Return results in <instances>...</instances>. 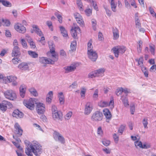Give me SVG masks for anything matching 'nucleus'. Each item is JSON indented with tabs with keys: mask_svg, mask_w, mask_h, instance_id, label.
I'll list each match as a JSON object with an SVG mask.
<instances>
[{
	"mask_svg": "<svg viewBox=\"0 0 156 156\" xmlns=\"http://www.w3.org/2000/svg\"><path fill=\"white\" fill-rule=\"evenodd\" d=\"M73 113L71 111H69L65 115V118L66 119L69 120L71 117Z\"/></svg>",
	"mask_w": 156,
	"mask_h": 156,
	"instance_id": "nucleus-48",
	"label": "nucleus"
},
{
	"mask_svg": "<svg viewBox=\"0 0 156 156\" xmlns=\"http://www.w3.org/2000/svg\"><path fill=\"white\" fill-rule=\"evenodd\" d=\"M102 143L106 147L109 146L110 144V141L105 139H103L102 141Z\"/></svg>",
	"mask_w": 156,
	"mask_h": 156,
	"instance_id": "nucleus-46",
	"label": "nucleus"
},
{
	"mask_svg": "<svg viewBox=\"0 0 156 156\" xmlns=\"http://www.w3.org/2000/svg\"><path fill=\"white\" fill-rule=\"evenodd\" d=\"M29 90L30 94L35 97L38 96V93L36 89L34 88H31L29 89Z\"/></svg>",
	"mask_w": 156,
	"mask_h": 156,
	"instance_id": "nucleus-38",
	"label": "nucleus"
},
{
	"mask_svg": "<svg viewBox=\"0 0 156 156\" xmlns=\"http://www.w3.org/2000/svg\"><path fill=\"white\" fill-rule=\"evenodd\" d=\"M55 15L57 16L58 18V20L60 23H61L62 21V17L61 15L59 14L58 12H56L55 13Z\"/></svg>",
	"mask_w": 156,
	"mask_h": 156,
	"instance_id": "nucleus-50",
	"label": "nucleus"
},
{
	"mask_svg": "<svg viewBox=\"0 0 156 156\" xmlns=\"http://www.w3.org/2000/svg\"><path fill=\"white\" fill-rule=\"evenodd\" d=\"M46 24L48 26L49 29L51 30H53V28L52 26V23L51 21H48L46 22Z\"/></svg>",
	"mask_w": 156,
	"mask_h": 156,
	"instance_id": "nucleus-59",
	"label": "nucleus"
},
{
	"mask_svg": "<svg viewBox=\"0 0 156 156\" xmlns=\"http://www.w3.org/2000/svg\"><path fill=\"white\" fill-rule=\"evenodd\" d=\"M102 151L105 153L107 154H109L111 153V150L108 148L105 147L102 149Z\"/></svg>",
	"mask_w": 156,
	"mask_h": 156,
	"instance_id": "nucleus-60",
	"label": "nucleus"
},
{
	"mask_svg": "<svg viewBox=\"0 0 156 156\" xmlns=\"http://www.w3.org/2000/svg\"><path fill=\"white\" fill-rule=\"evenodd\" d=\"M14 127L16 133L19 136H21L22 134L23 130L18 123L16 122L15 124Z\"/></svg>",
	"mask_w": 156,
	"mask_h": 156,
	"instance_id": "nucleus-21",
	"label": "nucleus"
},
{
	"mask_svg": "<svg viewBox=\"0 0 156 156\" xmlns=\"http://www.w3.org/2000/svg\"><path fill=\"white\" fill-rule=\"evenodd\" d=\"M7 106L11 107L12 106V105L7 101H3L2 103H0V110L3 112H5L7 109Z\"/></svg>",
	"mask_w": 156,
	"mask_h": 156,
	"instance_id": "nucleus-15",
	"label": "nucleus"
},
{
	"mask_svg": "<svg viewBox=\"0 0 156 156\" xmlns=\"http://www.w3.org/2000/svg\"><path fill=\"white\" fill-rule=\"evenodd\" d=\"M60 30L61 33L64 37H66L68 36V34L67 32L63 27L60 26Z\"/></svg>",
	"mask_w": 156,
	"mask_h": 156,
	"instance_id": "nucleus-37",
	"label": "nucleus"
},
{
	"mask_svg": "<svg viewBox=\"0 0 156 156\" xmlns=\"http://www.w3.org/2000/svg\"><path fill=\"white\" fill-rule=\"evenodd\" d=\"M74 16L77 23L80 26L83 27L84 26V23L82 16L78 13H75Z\"/></svg>",
	"mask_w": 156,
	"mask_h": 156,
	"instance_id": "nucleus-17",
	"label": "nucleus"
},
{
	"mask_svg": "<svg viewBox=\"0 0 156 156\" xmlns=\"http://www.w3.org/2000/svg\"><path fill=\"white\" fill-rule=\"evenodd\" d=\"M96 77L94 71L90 73L88 75V77L89 78H92Z\"/></svg>",
	"mask_w": 156,
	"mask_h": 156,
	"instance_id": "nucleus-57",
	"label": "nucleus"
},
{
	"mask_svg": "<svg viewBox=\"0 0 156 156\" xmlns=\"http://www.w3.org/2000/svg\"><path fill=\"white\" fill-rule=\"evenodd\" d=\"M53 136L55 140L58 141L62 144L65 143V138L59 132L55 131L53 133Z\"/></svg>",
	"mask_w": 156,
	"mask_h": 156,
	"instance_id": "nucleus-8",
	"label": "nucleus"
},
{
	"mask_svg": "<svg viewBox=\"0 0 156 156\" xmlns=\"http://www.w3.org/2000/svg\"><path fill=\"white\" fill-rule=\"evenodd\" d=\"M76 68L75 65L72 64L70 66L65 67L64 69L65 70V73H69L74 71Z\"/></svg>",
	"mask_w": 156,
	"mask_h": 156,
	"instance_id": "nucleus-20",
	"label": "nucleus"
},
{
	"mask_svg": "<svg viewBox=\"0 0 156 156\" xmlns=\"http://www.w3.org/2000/svg\"><path fill=\"white\" fill-rule=\"evenodd\" d=\"M121 99L122 100L125 107H127L129 105L127 95H122L121 97Z\"/></svg>",
	"mask_w": 156,
	"mask_h": 156,
	"instance_id": "nucleus-28",
	"label": "nucleus"
},
{
	"mask_svg": "<svg viewBox=\"0 0 156 156\" xmlns=\"http://www.w3.org/2000/svg\"><path fill=\"white\" fill-rule=\"evenodd\" d=\"M103 114L107 119H110L112 118V115L109 110L107 108H105L103 110Z\"/></svg>",
	"mask_w": 156,
	"mask_h": 156,
	"instance_id": "nucleus-23",
	"label": "nucleus"
},
{
	"mask_svg": "<svg viewBox=\"0 0 156 156\" xmlns=\"http://www.w3.org/2000/svg\"><path fill=\"white\" fill-rule=\"evenodd\" d=\"M80 95L82 98H84L87 91L86 88L84 87H83L80 88Z\"/></svg>",
	"mask_w": 156,
	"mask_h": 156,
	"instance_id": "nucleus-41",
	"label": "nucleus"
},
{
	"mask_svg": "<svg viewBox=\"0 0 156 156\" xmlns=\"http://www.w3.org/2000/svg\"><path fill=\"white\" fill-rule=\"evenodd\" d=\"M52 59L50 58H48L46 57H41L40 58L39 61L41 64H43L44 66H45L46 64H54L55 62L57 61H55V59L52 58Z\"/></svg>",
	"mask_w": 156,
	"mask_h": 156,
	"instance_id": "nucleus-6",
	"label": "nucleus"
},
{
	"mask_svg": "<svg viewBox=\"0 0 156 156\" xmlns=\"http://www.w3.org/2000/svg\"><path fill=\"white\" fill-rule=\"evenodd\" d=\"M87 55L89 59L92 61L95 62L98 57V54L94 50L87 52Z\"/></svg>",
	"mask_w": 156,
	"mask_h": 156,
	"instance_id": "nucleus-16",
	"label": "nucleus"
},
{
	"mask_svg": "<svg viewBox=\"0 0 156 156\" xmlns=\"http://www.w3.org/2000/svg\"><path fill=\"white\" fill-rule=\"evenodd\" d=\"M36 105V110L38 114H43L45 111V105L44 103L41 102H37Z\"/></svg>",
	"mask_w": 156,
	"mask_h": 156,
	"instance_id": "nucleus-11",
	"label": "nucleus"
},
{
	"mask_svg": "<svg viewBox=\"0 0 156 156\" xmlns=\"http://www.w3.org/2000/svg\"><path fill=\"white\" fill-rule=\"evenodd\" d=\"M21 43L23 48H27V44L24 39H22L21 41Z\"/></svg>",
	"mask_w": 156,
	"mask_h": 156,
	"instance_id": "nucleus-54",
	"label": "nucleus"
},
{
	"mask_svg": "<svg viewBox=\"0 0 156 156\" xmlns=\"http://www.w3.org/2000/svg\"><path fill=\"white\" fill-rule=\"evenodd\" d=\"M4 94L5 98L11 100H14L16 98L15 92L12 90H6L4 92Z\"/></svg>",
	"mask_w": 156,
	"mask_h": 156,
	"instance_id": "nucleus-4",
	"label": "nucleus"
},
{
	"mask_svg": "<svg viewBox=\"0 0 156 156\" xmlns=\"http://www.w3.org/2000/svg\"><path fill=\"white\" fill-rule=\"evenodd\" d=\"M87 52L92 51L93 49V46L92 45V41L91 40L89 41L87 43Z\"/></svg>",
	"mask_w": 156,
	"mask_h": 156,
	"instance_id": "nucleus-40",
	"label": "nucleus"
},
{
	"mask_svg": "<svg viewBox=\"0 0 156 156\" xmlns=\"http://www.w3.org/2000/svg\"><path fill=\"white\" fill-rule=\"evenodd\" d=\"M135 60L138 62V66L141 68L144 67V59L143 57H140L139 59H136Z\"/></svg>",
	"mask_w": 156,
	"mask_h": 156,
	"instance_id": "nucleus-32",
	"label": "nucleus"
},
{
	"mask_svg": "<svg viewBox=\"0 0 156 156\" xmlns=\"http://www.w3.org/2000/svg\"><path fill=\"white\" fill-rule=\"evenodd\" d=\"M20 61V59L17 58H13L12 60V62L15 64H18Z\"/></svg>",
	"mask_w": 156,
	"mask_h": 156,
	"instance_id": "nucleus-64",
	"label": "nucleus"
},
{
	"mask_svg": "<svg viewBox=\"0 0 156 156\" xmlns=\"http://www.w3.org/2000/svg\"><path fill=\"white\" fill-rule=\"evenodd\" d=\"M91 23L93 29L94 30H95L96 29V25L97 22L96 20L94 19H92L91 20Z\"/></svg>",
	"mask_w": 156,
	"mask_h": 156,
	"instance_id": "nucleus-51",
	"label": "nucleus"
},
{
	"mask_svg": "<svg viewBox=\"0 0 156 156\" xmlns=\"http://www.w3.org/2000/svg\"><path fill=\"white\" fill-rule=\"evenodd\" d=\"M136 25V27L140 28L141 27V23L140 22V20H135Z\"/></svg>",
	"mask_w": 156,
	"mask_h": 156,
	"instance_id": "nucleus-62",
	"label": "nucleus"
},
{
	"mask_svg": "<svg viewBox=\"0 0 156 156\" xmlns=\"http://www.w3.org/2000/svg\"><path fill=\"white\" fill-rule=\"evenodd\" d=\"M12 116L17 118H21L23 117V114L18 109L14 110L12 113Z\"/></svg>",
	"mask_w": 156,
	"mask_h": 156,
	"instance_id": "nucleus-22",
	"label": "nucleus"
},
{
	"mask_svg": "<svg viewBox=\"0 0 156 156\" xmlns=\"http://www.w3.org/2000/svg\"><path fill=\"white\" fill-rule=\"evenodd\" d=\"M17 79L16 77L15 76H8L4 78V82L5 83L12 82V85L13 86H16L17 85V82L16 81Z\"/></svg>",
	"mask_w": 156,
	"mask_h": 156,
	"instance_id": "nucleus-9",
	"label": "nucleus"
},
{
	"mask_svg": "<svg viewBox=\"0 0 156 156\" xmlns=\"http://www.w3.org/2000/svg\"><path fill=\"white\" fill-rule=\"evenodd\" d=\"M33 30L37 33V35L41 36L42 35V33L41 30L36 25H34L33 27Z\"/></svg>",
	"mask_w": 156,
	"mask_h": 156,
	"instance_id": "nucleus-34",
	"label": "nucleus"
},
{
	"mask_svg": "<svg viewBox=\"0 0 156 156\" xmlns=\"http://www.w3.org/2000/svg\"><path fill=\"white\" fill-rule=\"evenodd\" d=\"M98 89H96L94 91V94L93 95V97L95 100H97L98 97Z\"/></svg>",
	"mask_w": 156,
	"mask_h": 156,
	"instance_id": "nucleus-49",
	"label": "nucleus"
},
{
	"mask_svg": "<svg viewBox=\"0 0 156 156\" xmlns=\"http://www.w3.org/2000/svg\"><path fill=\"white\" fill-rule=\"evenodd\" d=\"M13 45L14 46V48L12 52V56H17L19 55L20 54V48L18 46V42L16 39H15L14 40Z\"/></svg>",
	"mask_w": 156,
	"mask_h": 156,
	"instance_id": "nucleus-5",
	"label": "nucleus"
},
{
	"mask_svg": "<svg viewBox=\"0 0 156 156\" xmlns=\"http://www.w3.org/2000/svg\"><path fill=\"white\" fill-rule=\"evenodd\" d=\"M135 144L136 148L138 147L140 148L143 147V145L141 141H136L135 142Z\"/></svg>",
	"mask_w": 156,
	"mask_h": 156,
	"instance_id": "nucleus-53",
	"label": "nucleus"
},
{
	"mask_svg": "<svg viewBox=\"0 0 156 156\" xmlns=\"http://www.w3.org/2000/svg\"><path fill=\"white\" fill-rule=\"evenodd\" d=\"M141 69L142 71L144 74V76L146 77H148V72L146 68L145 67H144Z\"/></svg>",
	"mask_w": 156,
	"mask_h": 156,
	"instance_id": "nucleus-47",
	"label": "nucleus"
},
{
	"mask_svg": "<svg viewBox=\"0 0 156 156\" xmlns=\"http://www.w3.org/2000/svg\"><path fill=\"white\" fill-rule=\"evenodd\" d=\"M52 115V117L54 120H62V119L63 115L60 111L56 112L53 113Z\"/></svg>",
	"mask_w": 156,
	"mask_h": 156,
	"instance_id": "nucleus-19",
	"label": "nucleus"
},
{
	"mask_svg": "<svg viewBox=\"0 0 156 156\" xmlns=\"http://www.w3.org/2000/svg\"><path fill=\"white\" fill-rule=\"evenodd\" d=\"M150 51L151 53L154 55L155 53V46L154 45H150Z\"/></svg>",
	"mask_w": 156,
	"mask_h": 156,
	"instance_id": "nucleus-58",
	"label": "nucleus"
},
{
	"mask_svg": "<svg viewBox=\"0 0 156 156\" xmlns=\"http://www.w3.org/2000/svg\"><path fill=\"white\" fill-rule=\"evenodd\" d=\"M81 33V30L77 25L73 27L71 30V34L72 36L75 39H78L77 34Z\"/></svg>",
	"mask_w": 156,
	"mask_h": 156,
	"instance_id": "nucleus-12",
	"label": "nucleus"
},
{
	"mask_svg": "<svg viewBox=\"0 0 156 156\" xmlns=\"http://www.w3.org/2000/svg\"><path fill=\"white\" fill-rule=\"evenodd\" d=\"M113 39L116 40L119 37V32L118 30L116 28L113 29Z\"/></svg>",
	"mask_w": 156,
	"mask_h": 156,
	"instance_id": "nucleus-33",
	"label": "nucleus"
},
{
	"mask_svg": "<svg viewBox=\"0 0 156 156\" xmlns=\"http://www.w3.org/2000/svg\"><path fill=\"white\" fill-rule=\"evenodd\" d=\"M103 117V114L101 112L96 111L92 114L91 120L94 122H98L102 120Z\"/></svg>",
	"mask_w": 156,
	"mask_h": 156,
	"instance_id": "nucleus-2",
	"label": "nucleus"
},
{
	"mask_svg": "<svg viewBox=\"0 0 156 156\" xmlns=\"http://www.w3.org/2000/svg\"><path fill=\"white\" fill-rule=\"evenodd\" d=\"M53 92L52 91H49L48 94V96L46 98V101L48 103H51L53 97Z\"/></svg>",
	"mask_w": 156,
	"mask_h": 156,
	"instance_id": "nucleus-35",
	"label": "nucleus"
},
{
	"mask_svg": "<svg viewBox=\"0 0 156 156\" xmlns=\"http://www.w3.org/2000/svg\"><path fill=\"white\" fill-rule=\"evenodd\" d=\"M114 101L112 98L109 102L104 101H101L98 103V106L104 108L108 106H110L111 108H113L114 107Z\"/></svg>",
	"mask_w": 156,
	"mask_h": 156,
	"instance_id": "nucleus-7",
	"label": "nucleus"
},
{
	"mask_svg": "<svg viewBox=\"0 0 156 156\" xmlns=\"http://www.w3.org/2000/svg\"><path fill=\"white\" fill-rule=\"evenodd\" d=\"M58 112L57 107L55 105H52L51 107L52 114Z\"/></svg>",
	"mask_w": 156,
	"mask_h": 156,
	"instance_id": "nucleus-56",
	"label": "nucleus"
},
{
	"mask_svg": "<svg viewBox=\"0 0 156 156\" xmlns=\"http://www.w3.org/2000/svg\"><path fill=\"white\" fill-rule=\"evenodd\" d=\"M0 22H1L2 25L4 26L8 27L10 24V21L7 19H3L0 20Z\"/></svg>",
	"mask_w": 156,
	"mask_h": 156,
	"instance_id": "nucleus-31",
	"label": "nucleus"
},
{
	"mask_svg": "<svg viewBox=\"0 0 156 156\" xmlns=\"http://www.w3.org/2000/svg\"><path fill=\"white\" fill-rule=\"evenodd\" d=\"M35 102L34 99L31 98L28 101H23V104L27 108L31 110H32L34 108Z\"/></svg>",
	"mask_w": 156,
	"mask_h": 156,
	"instance_id": "nucleus-13",
	"label": "nucleus"
},
{
	"mask_svg": "<svg viewBox=\"0 0 156 156\" xmlns=\"http://www.w3.org/2000/svg\"><path fill=\"white\" fill-rule=\"evenodd\" d=\"M86 15L87 16H90L92 14V10L90 9H87L85 11Z\"/></svg>",
	"mask_w": 156,
	"mask_h": 156,
	"instance_id": "nucleus-55",
	"label": "nucleus"
},
{
	"mask_svg": "<svg viewBox=\"0 0 156 156\" xmlns=\"http://www.w3.org/2000/svg\"><path fill=\"white\" fill-rule=\"evenodd\" d=\"M0 3L5 7H9L11 6L12 4L9 2L5 0H0Z\"/></svg>",
	"mask_w": 156,
	"mask_h": 156,
	"instance_id": "nucleus-36",
	"label": "nucleus"
},
{
	"mask_svg": "<svg viewBox=\"0 0 156 156\" xmlns=\"http://www.w3.org/2000/svg\"><path fill=\"white\" fill-rule=\"evenodd\" d=\"M97 133L98 134L100 135H102L103 133V132L101 127H99L98 128Z\"/></svg>",
	"mask_w": 156,
	"mask_h": 156,
	"instance_id": "nucleus-63",
	"label": "nucleus"
},
{
	"mask_svg": "<svg viewBox=\"0 0 156 156\" xmlns=\"http://www.w3.org/2000/svg\"><path fill=\"white\" fill-rule=\"evenodd\" d=\"M14 28L15 30L18 32L24 33L26 31V29L22 24L18 23L16 24L14 26Z\"/></svg>",
	"mask_w": 156,
	"mask_h": 156,
	"instance_id": "nucleus-18",
	"label": "nucleus"
},
{
	"mask_svg": "<svg viewBox=\"0 0 156 156\" xmlns=\"http://www.w3.org/2000/svg\"><path fill=\"white\" fill-rule=\"evenodd\" d=\"M26 38L27 41L30 44L31 48L33 49L35 48H36L35 44L31 38L28 35L26 36Z\"/></svg>",
	"mask_w": 156,
	"mask_h": 156,
	"instance_id": "nucleus-25",
	"label": "nucleus"
},
{
	"mask_svg": "<svg viewBox=\"0 0 156 156\" xmlns=\"http://www.w3.org/2000/svg\"><path fill=\"white\" fill-rule=\"evenodd\" d=\"M48 44L49 47L50 49V51L51 54V58H54L55 59V61H57L58 59V56L55 53L54 45L53 44L52 42H48Z\"/></svg>",
	"mask_w": 156,
	"mask_h": 156,
	"instance_id": "nucleus-14",
	"label": "nucleus"
},
{
	"mask_svg": "<svg viewBox=\"0 0 156 156\" xmlns=\"http://www.w3.org/2000/svg\"><path fill=\"white\" fill-rule=\"evenodd\" d=\"M76 3L80 10V11H83V5L81 1L80 0H77Z\"/></svg>",
	"mask_w": 156,
	"mask_h": 156,
	"instance_id": "nucleus-44",
	"label": "nucleus"
},
{
	"mask_svg": "<svg viewBox=\"0 0 156 156\" xmlns=\"http://www.w3.org/2000/svg\"><path fill=\"white\" fill-rule=\"evenodd\" d=\"M18 68L22 70L25 71L29 69V66L28 64L25 62H22L19 64Z\"/></svg>",
	"mask_w": 156,
	"mask_h": 156,
	"instance_id": "nucleus-24",
	"label": "nucleus"
},
{
	"mask_svg": "<svg viewBox=\"0 0 156 156\" xmlns=\"http://www.w3.org/2000/svg\"><path fill=\"white\" fill-rule=\"evenodd\" d=\"M123 92L122 88L120 87L116 90V94L118 96H119Z\"/></svg>",
	"mask_w": 156,
	"mask_h": 156,
	"instance_id": "nucleus-52",
	"label": "nucleus"
},
{
	"mask_svg": "<svg viewBox=\"0 0 156 156\" xmlns=\"http://www.w3.org/2000/svg\"><path fill=\"white\" fill-rule=\"evenodd\" d=\"M142 123L145 129H147V125L148 124V119L147 118H144L142 121Z\"/></svg>",
	"mask_w": 156,
	"mask_h": 156,
	"instance_id": "nucleus-45",
	"label": "nucleus"
},
{
	"mask_svg": "<svg viewBox=\"0 0 156 156\" xmlns=\"http://www.w3.org/2000/svg\"><path fill=\"white\" fill-rule=\"evenodd\" d=\"M76 42L73 41L71 44L70 48L71 51H74L76 50Z\"/></svg>",
	"mask_w": 156,
	"mask_h": 156,
	"instance_id": "nucleus-39",
	"label": "nucleus"
},
{
	"mask_svg": "<svg viewBox=\"0 0 156 156\" xmlns=\"http://www.w3.org/2000/svg\"><path fill=\"white\" fill-rule=\"evenodd\" d=\"M30 147L31 148L33 152L35 155H36L37 154H40L42 152L41 146L36 141H33L30 145Z\"/></svg>",
	"mask_w": 156,
	"mask_h": 156,
	"instance_id": "nucleus-1",
	"label": "nucleus"
},
{
	"mask_svg": "<svg viewBox=\"0 0 156 156\" xmlns=\"http://www.w3.org/2000/svg\"><path fill=\"white\" fill-rule=\"evenodd\" d=\"M110 3L112 11L114 12H116V7L117 5L115 4L114 1L111 2Z\"/></svg>",
	"mask_w": 156,
	"mask_h": 156,
	"instance_id": "nucleus-42",
	"label": "nucleus"
},
{
	"mask_svg": "<svg viewBox=\"0 0 156 156\" xmlns=\"http://www.w3.org/2000/svg\"><path fill=\"white\" fill-rule=\"evenodd\" d=\"M92 104L90 102H87L84 105V114L85 115H89L92 112L93 109Z\"/></svg>",
	"mask_w": 156,
	"mask_h": 156,
	"instance_id": "nucleus-10",
	"label": "nucleus"
},
{
	"mask_svg": "<svg viewBox=\"0 0 156 156\" xmlns=\"http://www.w3.org/2000/svg\"><path fill=\"white\" fill-rule=\"evenodd\" d=\"M29 55L33 58H36L38 56V55L34 51H28Z\"/></svg>",
	"mask_w": 156,
	"mask_h": 156,
	"instance_id": "nucleus-43",
	"label": "nucleus"
},
{
	"mask_svg": "<svg viewBox=\"0 0 156 156\" xmlns=\"http://www.w3.org/2000/svg\"><path fill=\"white\" fill-rule=\"evenodd\" d=\"M26 88L25 86L23 85H21L20 88V95L23 98L25 94Z\"/></svg>",
	"mask_w": 156,
	"mask_h": 156,
	"instance_id": "nucleus-27",
	"label": "nucleus"
},
{
	"mask_svg": "<svg viewBox=\"0 0 156 156\" xmlns=\"http://www.w3.org/2000/svg\"><path fill=\"white\" fill-rule=\"evenodd\" d=\"M112 50L115 57L118 58L119 54H122L125 52L126 48L123 46H119L113 48Z\"/></svg>",
	"mask_w": 156,
	"mask_h": 156,
	"instance_id": "nucleus-3",
	"label": "nucleus"
},
{
	"mask_svg": "<svg viewBox=\"0 0 156 156\" xmlns=\"http://www.w3.org/2000/svg\"><path fill=\"white\" fill-rule=\"evenodd\" d=\"M25 153L28 156H33V151L31 148L30 147V146L29 147H27L25 149Z\"/></svg>",
	"mask_w": 156,
	"mask_h": 156,
	"instance_id": "nucleus-30",
	"label": "nucleus"
},
{
	"mask_svg": "<svg viewBox=\"0 0 156 156\" xmlns=\"http://www.w3.org/2000/svg\"><path fill=\"white\" fill-rule=\"evenodd\" d=\"M105 71V69L104 68L99 69L94 71L97 77L102 76Z\"/></svg>",
	"mask_w": 156,
	"mask_h": 156,
	"instance_id": "nucleus-26",
	"label": "nucleus"
},
{
	"mask_svg": "<svg viewBox=\"0 0 156 156\" xmlns=\"http://www.w3.org/2000/svg\"><path fill=\"white\" fill-rule=\"evenodd\" d=\"M77 86V84L76 81L74 82L71 85L69 86V87L72 89L76 88Z\"/></svg>",
	"mask_w": 156,
	"mask_h": 156,
	"instance_id": "nucleus-61",
	"label": "nucleus"
},
{
	"mask_svg": "<svg viewBox=\"0 0 156 156\" xmlns=\"http://www.w3.org/2000/svg\"><path fill=\"white\" fill-rule=\"evenodd\" d=\"M58 97L59 98L60 103L61 105H63L64 103V97L62 92L58 93Z\"/></svg>",
	"mask_w": 156,
	"mask_h": 156,
	"instance_id": "nucleus-29",
	"label": "nucleus"
}]
</instances>
